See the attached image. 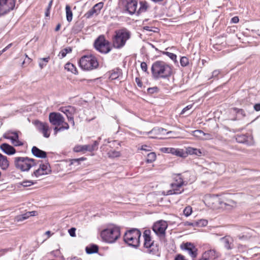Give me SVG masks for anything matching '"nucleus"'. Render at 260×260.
I'll return each mask as SVG.
<instances>
[{"label": "nucleus", "instance_id": "nucleus-1", "mask_svg": "<svg viewBox=\"0 0 260 260\" xmlns=\"http://www.w3.org/2000/svg\"><path fill=\"white\" fill-rule=\"evenodd\" d=\"M151 72L155 78H166L172 73L171 67L162 61H155L152 65Z\"/></svg>", "mask_w": 260, "mask_h": 260}, {"label": "nucleus", "instance_id": "nucleus-2", "mask_svg": "<svg viewBox=\"0 0 260 260\" xmlns=\"http://www.w3.org/2000/svg\"><path fill=\"white\" fill-rule=\"evenodd\" d=\"M131 32L125 28L115 30L112 37L113 46L116 49H121L124 46L126 41L130 39Z\"/></svg>", "mask_w": 260, "mask_h": 260}, {"label": "nucleus", "instance_id": "nucleus-3", "mask_svg": "<svg viewBox=\"0 0 260 260\" xmlns=\"http://www.w3.org/2000/svg\"><path fill=\"white\" fill-rule=\"evenodd\" d=\"M140 231L137 229H132L126 231L123 236V240L129 246L137 248L140 245Z\"/></svg>", "mask_w": 260, "mask_h": 260}, {"label": "nucleus", "instance_id": "nucleus-4", "mask_svg": "<svg viewBox=\"0 0 260 260\" xmlns=\"http://www.w3.org/2000/svg\"><path fill=\"white\" fill-rule=\"evenodd\" d=\"M79 64L81 68L85 71H91L99 67V62L93 55H87L82 56L79 60Z\"/></svg>", "mask_w": 260, "mask_h": 260}, {"label": "nucleus", "instance_id": "nucleus-5", "mask_svg": "<svg viewBox=\"0 0 260 260\" xmlns=\"http://www.w3.org/2000/svg\"><path fill=\"white\" fill-rule=\"evenodd\" d=\"M120 229L118 227L106 229L101 233V236L103 241L109 243L115 242L120 237Z\"/></svg>", "mask_w": 260, "mask_h": 260}, {"label": "nucleus", "instance_id": "nucleus-6", "mask_svg": "<svg viewBox=\"0 0 260 260\" xmlns=\"http://www.w3.org/2000/svg\"><path fill=\"white\" fill-rule=\"evenodd\" d=\"M15 167L21 171H28L29 169L37 165L36 160L28 157H16L14 158Z\"/></svg>", "mask_w": 260, "mask_h": 260}, {"label": "nucleus", "instance_id": "nucleus-7", "mask_svg": "<svg viewBox=\"0 0 260 260\" xmlns=\"http://www.w3.org/2000/svg\"><path fill=\"white\" fill-rule=\"evenodd\" d=\"M151 231L150 230H145L143 233L144 238V246L147 249V252L152 254H156L158 251V248L157 245H154V241L152 240L150 236Z\"/></svg>", "mask_w": 260, "mask_h": 260}, {"label": "nucleus", "instance_id": "nucleus-8", "mask_svg": "<svg viewBox=\"0 0 260 260\" xmlns=\"http://www.w3.org/2000/svg\"><path fill=\"white\" fill-rule=\"evenodd\" d=\"M94 46L98 51L102 53L107 54L111 50L110 42L105 39L103 35L99 36L95 40Z\"/></svg>", "mask_w": 260, "mask_h": 260}, {"label": "nucleus", "instance_id": "nucleus-9", "mask_svg": "<svg viewBox=\"0 0 260 260\" xmlns=\"http://www.w3.org/2000/svg\"><path fill=\"white\" fill-rule=\"evenodd\" d=\"M119 6L130 14H133L136 11L137 2L134 0H119Z\"/></svg>", "mask_w": 260, "mask_h": 260}, {"label": "nucleus", "instance_id": "nucleus-10", "mask_svg": "<svg viewBox=\"0 0 260 260\" xmlns=\"http://www.w3.org/2000/svg\"><path fill=\"white\" fill-rule=\"evenodd\" d=\"M168 223L166 221L159 220L154 223L152 230L160 238H165Z\"/></svg>", "mask_w": 260, "mask_h": 260}, {"label": "nucleus", "instance_id": "nucleus-11", "mask_svg": "<svg viewBox=\"0 0 260 260\" xmlns=\"http://www.w3.org/2000/svg\"><path fill=\"white\" fill-rule=\"evenodd\" d=\"M15 6V0H0V16L12 10Z\"/></svg>", "mask_w": 260, "mask_h": 260}, {"label": "nucleus", "instance_id": "nucleus-12", "mask_svg": "<svg viewBox=\"0 0 260 260\" xmlns=\"http://www.w3.org/2000/svg\"><path fill=\"white\" fill-rule=\"evenodd\" d=\"M49 120L52 125L60 126L63 122L64 118L60 113L51 112L49 115Z\"/></svg>", "mask_w": 260, "mask_h": 260}, {"label": "nucleus", "instance_id": "nucleus-13", "mask_svg": "<svg viewBox=\"0 0 260 260\" xmlns=\"http://www.w3.org/2000/svg\"><path fill=\"white\" fill-rule=\"evenodd\" d=\"M3 137L11 140L12 143L15 146H22L23 144L19 140L18 134L16 132H8L4 134Z\"/></svg>", "mask_w": 260, "mask_h": 260}, {"label": "nucleus", "instance_id": "nucleus-14", "mask_svg": "<svg viewBox=\"0 0 260 260\" xmlns=\"http://www.w3.org/2000/svg\"><path fill=\"white\" fill-rule=\"evenodd\" d=\"M181 248L182 249L187 251L193 260L197 257L198 249L192 243L190 242L183 243L181 245Z\"/></svg>", "mask_w": 260, "mask_h": 260}, {"label": "nucleus", "instance_id": "nucleus-15", "mask_svg": "<svg viewBox=\"0 0 260 260\" xmlns=\"http://www.w3.org/2000/svg\"><path fill=\"white\" fill-rule=\"evenodd\" d=\"M34 124L37 127V129L43 135V136L45 138H49L50 136V133H48L49 126L47 123L41 122L40 121L37 120L34 122Z\"/></svg>", "mask_w": 260, "mask_h": 260}, {"label": "nucleus", "instance_id": "nucleus-16", "mask_svg": "<svg viewBox=\"0 0 260 260\" xmlns=\"http://www.w3.org/2000/svg\"><path fill=\"white\" fill-rule=\"evenodd\" d=\"M62 112L67 117L68 120L70 121L73 126L75 125V122L74 120L73 114L75 112L74 107H68L63 108L61 110Z\"/></svg>", "mask_w": 260, "mask_h": 260}, {"label": "nucleus", "instance_id": "nucleus-17", "mask_svg": "<svg viewBox=\"0 0 260 260\" xmlns=\"http://www.w3.org/2000/svg\"><path fill=\"white\" fill-rule=\"evenodd\" d=\"M224 248L227 250H231L234 248V240L230 236H225L220 239Z\"/></svg>", "mask_w": 260, "mask_h": 260}, {"label": "nucleus", "instance_id": "nucleus-18", "mask_svg": "<svg viewBox=\"0 0 260 260\" xmlns=\"http://www.w3.org/2000/svg\"><path fill=\"white\" fill-rule=\"evenodd\" d=\"M1 149L7 155H13L16 153L15 149L7 143H3L0 146Z\"/></svg>", "mask_w": 260, "mask_h": 260}, {"label": "nucleus", "instance_id": "nucleus-19", "mask_svg": "<svg viewBox=\"0 0 260 260\" xmlns=\"http://www.w3.org/2000/svg\"><path fill=\"white\" fill-rule=\"evenodd\" d=\"M37 212L36 211H29L25 213L24 214L17 215L15 217V221L17 222L22 221L27 219L30 216H36Z\"/></svg>", "mask_w": 260, "mask_h": 260}, {"label": "nucleus", "instance_id": "nucleus-20", "mask_svg": "<svg viewBox=\"0 0 260 260\" xmlns=\"http://www.w3.org/2000/svg\"><path fill=\"white\" fill-rule=\"evenodd\" d=\"M32 154L37 157L45 158L47 157V153L36 146H33L31 148Z\"/></svg>", "mask_w": 260, "mask_h": 260}, {"label": "nucleus", "instance_id": "nucleus-21", "mask_svg": "<svg viewBox=\"0 0 260 260\" xmlns=\"http://www.w3.org/2000/svg\"><path fill=\"white\" fill-rule=\"evenodd\" d=\"M166 129L161 127H156L153 128L151 131L148 133V134H152L154 136L152 137L153 138H157L159 136L164 135Z\"/></svg>", "mask_w": 260, "mask_h": 260}, {"label": "nucleus", "instance_id": "nucleus-22", "mask_svg": "<svg viewBox=\"0 0 260 260\" xmlns=\"http://www.w3.org/2000/svg\"><path fill=\"white\" fill-rule=\"evenodd\" d=\"M220 203L221 207L224 208L226 210H231L236 206V202L230 200H226L225 202L221 201Z\"/></svg>", "mask_w": 260, "mask_h": 260}, {"label": "nucleus", "instance_id": "nucleus-23", "mask_svg": "<svg viewBox=\"0 0 260 260\" xmlns=\"http://www.w3.org/2000/svg\"><path fill=\"white\" fill-rule=\"evenodd\" d=\"M9 167V161L7 156L0 153V168L3 170H6Z\"/></svg>", "mask_w": 260, "mask_h": 260}, {"label": "nucleus", "instance_id": "nucleus-24", "mask_svg": "<svg viewBox=\"0 0 260 260\" xmlns=\"http://www.w3.org/2000/svg\"><path fill=\"white\" fill-rule=\"evenodd\" d=\"M250 137L247 135H239L236 137V141L239 143L245 144L249 145V139Z\"/></svg>", "mask_w": 260, "mask_h": 260}, {"label": "nucleus", "instance_id": "nucleus-25", "mask_svg": "<svg viewBox=\"0 0 260 260\" xmlns=\"http://www.w3.org/2000/svg\"><path fill=\"white\" fill-rule=\"evenodd\" d=\"M74 151L76 152H79L84 151L92 152V147L89 145H77L74 148Z\"/></svg>", "mask_w": 260, "mask_h": 260}, {"label": "nucleus", "instance_id": "nucleus-26", "mask_svg": "<svg viewBox=\"0 0 260 260\" xmlns=\"http://www.w3.org/2000/svg\"><path fill=\"white\" fill-rule=\"evenodd\" d=\"M203 254L208 260L214 259L218 257L216 251L214 249H210L205 251Z\"/></svg>", "mask_w": 260, "mask_h": 260}, {"label": "nucleus", "instance_id": "nucleus-27", "mask_svg": "<svg viewBox=\"0 0 260 260\" xmlns=\"http://www.w3.org/2000/svg\"><path fill=\"white\" fill-rule=\"evenodd\" d=\"M183 186V185H180V184H177L173 183L171 184V188L173 189V191H175L176 194H180L184 191Z\"/></svg>", "mask_w": 260, "mask_h": 260}, {"label": "nucleus", "instance_id": "nucleus-28", "mask_svg": "<svg viewBox=\"0 0 260 260\" xmlns=\"http://www.w3.org/2000/svg\"><path fill=\"white\" fill-rule=\"evenodd\" d=\"M186 153L192 155L194 154L197 156H201L202 154V152L200 149H198L197 148H194L192 147H188L186 148Z\"/></svg>", "mask_w": 260, "mask_h": 260}, {"label": "nucleus", "instance_id": "nucleus-29", "mask_svg": "<svg viewBox=\"0 0 260 260\" xmlns=\"http://www.w3.org/2000/svg\"><path fill=\"white\" fill-rule=\"evenodd\" d=\"M174 182L173 183L186 185L187 184V182L184 181L183 178L182 177L180 174H178L176 175L174 177Z\"/></svg>", "mask_w": 260, "mask_h": 260}, {"label": "nucleus", "instance_id": "nucleus-30", "mask_svg": "<svg viewBox=\"0 0 260 260\" xmlns=\"http://www.w3.org/2000/svg\"><path fill=\"white\" fill-rule=\"evenodd\" d=\"M86 252L88 254L96 253L99 250V247L96 245L92 244L86 247Z\"/></svg>", "mask_w": 260, "mask_h": 260}, {"label": "nucleus", "instance_id": "nucleus-31", "mask_svg": "<svg viewBox=\"0 0 260 260\" xmlns=\"http://www.w3.org/2000/svg\"><path fill=\"white\" fill-rule=\"evenodd\" d=\"M235 113H236L237 117L239 118H243L246 116L245 111L242 109H239L236 107H234L231 109Z\"/></svg>", "mask_w": 260, "mask_h": 260}, {"label": "nucleus", "instance_id": "nucleus-32", "mask_svg": "<svg viewBox=\"0 0 260 260\" xmlns=\"http://www.w3.org/2000/svg\"><path fill=\"white\" fill-rule=\"evenodd\" d=\"M170 153L180 157H185V153L182 149L171 148Z\"/></svg>", "mask_w": 260, "mask_h": 260}, {"label": "nucleus", "instance_id": "nucleus-33", "mask_svg": "<svg viewBox=\"0 0 260 260\" xmlns=\"http://www.w3.org/2000/svg\"><path fill=\"white\" fill-rule=\"evenodd\" d=\"M83 27V24L81 22H76L72 28V31L74 33H78Z\"/></svg>", "mask_w": 260, "mask_h": 260}, {"label": "nucleus", "instance_id": "nucleus-34", "mask_svg": "<svg viewBox=\"0 0 260 260\" xmlns=\"http://www.w3.org/2000/svg\"><path fill=\"white\" fill-rule=\"evenodd\" d=\"M66 12L67 20L68 22H71L73 18V13L71 11V7L69 5L66 6Z\"/></svg>", "mask_w": 260, "mask_h": 260}, {"label": "nucleus", "instance_id": "nucleus-35", "mask_svg": "<svg viewBox=\"0 0 260 260\" xmlns=\"http://www.w3.org/2000/svg\"><path fill=\"white\" fill-rule=\"evenodd\" d=\"M64 69L74 74H76L77 72L75 66L73 63L70 62H68L65 64Z\"/></svg>", "mask_w": 260, "mask_h": 260}, {"label": "nucleus", "instance_id": "nucleus-36", "mask_svg": "<svg viewBox=\"0 0 260 260\" xmlns=\"http://www.w3.org/2000/svg\"><path fill=\"white\" fill-rule=\"evenodd\" d=\"M192 135L194 137L203 139L204 138V135H205V133L202 130L198 129L192 131Z\"/></svg>", "mask_w": 260, "mask_h": 260}, {"label": "nucleus", "instance_id": "nucleus-37", "mask_svg": "<svg viewBox=\"0 0 260 260\" xmlns=\"http://www.w3.org/2000/svg\"><path fill=\"white\" fill-rule=\"evenodd\" d=\"M156 154L154 152H150L147 154L146 162L147 163H151L156 159Z\"/></svg>", "mask_w": 260, "mask_h": 260}, {"label": "nucleus", "instance_id": "nucleus-38", "mask_svg": "<svg viewBox=\"0 0 260 260\" xmlns=\"http://www.w3.org/2000/svg\"><path fill=\"white\" fill-rule=\"evenodd\" d=\"M72 49L70 47L66 48L60 51L58 55L59 56H61V58L64 57L67 54L72 52Z\"/></svg>", "mask_w": 260, "mask_h": 260}, {"label": "nucleus", "instance_id": "nucleus-39", "mask_svg": "<svg viewBox=\"0 0 260 260\" xmlns=\"http://www.w3.org/2000/svg\"><path fill=\"white\" fill-rule=\"evenodd\" d=\"M120 74V72L119 70H117L116 71L113 70L109 76V78L112 80L116 79L118 78Z\"/></svg>", "mask_w": 260, "mask_h": 260}, {"label": "nucleus", "instance_id": "nucleus-40", "mask_svg": "<svg viewBox=\"0 0 260 260\" xmlns=\"http://www.w3.org/2000/svg\"><path fill=\"white\" fill-rule=\"evenodd\" d=\"M49 165L48 164H41L40 165V169H41L45 174H48L51 172L50 168L48 167Z\"/></svg>", "mask_w": 260, "mask_h": 260}, {"label": "nucleus", "instance_id": "nucleus-41", "mask_svg": "<svg viewBox=\"0 0 260 260\" xmlns=\"http://www.w3.org/2000/svg\"><path fill=\"white\" fill-rule=\"evenodd\" d=\"M94 14L96 15V11L92 8L84 14V17L86 19H89L92 17Z\"/></svg>", "mask_w": 260, "mask_h": 260}, {"label": "nucleus", "instance_id": "nucleus-42", "mask_svg": "<svg viewBox=\"0 0 260 260\" xmlns=\"http://www.w3.org/2000/svg\"><path fill=\"white\" fill-rule=\"evenodd\" d=\"M194 224H196V226L198 227L205 226L208 224V221L205 219H200L199 220L196 221V223Z\"/></svg>", "mask_w": 260, "mask_h": 260}, {"label": "nucleus", "instance_id": "nucleus-43", "mask_svg": "<svg viewBox=\"0 0 260 260\" xmlns=\"http://www.w3.org/2000/svg\"><path fill=\"white\" fill-rule=\"evenodd\" d=\"M104 4L102 2L95 4L92 8L96 11V15H98L103 7Z\"/></svg>", "mask_w": 260, "mask_h": 260}, {"label": "nucleus", "instance_id": "nucleus-44", "mask_svg": "<svg viewBox=\"0 0 260 260\" xmlns=\"http://www.w3.org/2000/svg\"><path fill=\"white\" fill-rule=\"evenodd\" d=\"M180 62L181 66L183 67H186L189 64V60L188 58L185 56L181 57Z\"/></svg>", "mask_w": 260, "mask_h": 260}, {"label": "nucleus", "instance_id": "nucleus-45", "mask_svg": "<svg viewBox=\"0 0 260 260\" xmlns=\"http://www.w3.org/2000/svg\"><path fill=\"white\" fill-rule=\"evenodd\" d=\"M36 183V182H34L31 180H25V181H23V182L20 183V184L23 187H29L33 184H34Z\"/></svg>", "mask_w": 260, "mask_h": 260}, {"label": "nucleus", "instance_id": "nucleus-46", "mask_svg": "<svg viewBox=\"0 0 260 260\" xmlns=\"http://www.w3.org/2000/svg\"><path fill=\"white\" fill-rule=\"evenodd\" d=\"M147 3L146 2H140V7L139 8V11L140 12H145L147 9Z\"/></svg>", "mask_w": 260, "mask_h": 260}, {"label": "nucleus", "instance_id": "nucleus-47", "mask_svg": "<svg viewBox=\"0 0 260 260\" xmlns=\"http://www.w3.org/2000/svg\"><path fill=\"white\" fill-rule=\"evenodd\" d=\"M164 54L167 55L169 57H170L175 62H177V56L176 54H175L173 53L169 52H164Z\"/></svg>", "mask_w": 260, "mask_h": 260}, {"label": "nucleus", "instance_id": "nucleus-48", "mask_svg": "<svg viewBox=\"0 0 260 260\" xmlns=\"http://www.w3.org/2000/svg\"><path fill=\"white\" fill-rule=\"evenodd\" d=\"M43 175H45V174L44 173V172H43L42 170L41 169H40V168H39V169L35 170L33 172V173L31 174V176H34L36 177H39V176Z\"/></svg>", "mask_w": 260, "mask_h": 260}, {"label": "nucleus", "instance_id": "nucleus-49", "mask_svg": "<svg viewBox=\"0 0 260 260\" xmlns=\"http://www.w3.org/2000/svg\"><path fill=\"white\" fill-rule=\"evenodd\" d=\"M192 213V208L190 206L186 207L183 210V213L186 216H189Z\"/></svg>", "mask_w": 260, "mask_h": 260}, {"label": "nucleus", "instance_id": "nucleus-50", "mask_svg": "<svg viewBox=\"0 0 260 260\" xmlns=\"http://www.w3.org/2000/svg\"><path fill=\"white\" fill-rule=\"evenodd\" d=\"M158 91V88L156 87H150L147 89V92L150 94L157 93Z\"/></svg>", "mask_w": 260, "mask_h": 260}, {"label": "nucleus", "instance_id": "nucleus-51", "mask_svg": "<svg viewBox=\"0 0 260 260\" xmlns=\"http://www.w3.org/2000/svg\"><path fill=\"white\" fill-rule=\"evenodd\" d=\"M52 3H53V1L51 0V1H50L49 2V3L48 4V7H47V8L46 9V12H45V16H46V17L49 16L50 10L51 9V7H52Z\"/></svg>", "mask_w": 260, "mask_h": 260}, {"label": "nucleus", "instance_id": "nucleus-52", "mask_svg": "<svg viewBox=\"0 0 260 260\" xmlns=\"http://www.w3.org/2000/svg\"><path fill=\"white\" fill-rule=\"evenodd\" d=\"M108 154L109 157H117L120 155V153L118 151H110L108 152Z\"/></svg>", "mask_w": 260, "mask_h": 260}, {"label": "nucleus", "instance_id": "nucleus-53", "mask_svg": "<svg viewBox=\"0 0 260 260\" xmlns=\"http://www.w3.org/2000/svg\"><path fill=\"white\" fill-rule=\"evenodd\" d=\"M86 159V158L84 157H82L79 158L73 159H72L71 160V164H74V163L77 162L78 163V164H79L81 161H84Z\"/></svg>", "mask_w": 260, "mask_h": 260}, {"label": "nucleus", "instance_id": "nucleus-54", "mask_svg": "<svg viewBox=\"0 0 260 260\" xmlns=\"http://www.w3.org/2000/svg\"><path fill=\"white\" fill-rule=\"evenodd\" d=\"M141 68L142 71H143L145 72H146L147 73H148L147 72V65L146 62H142L141 63Z\"/></svg>", "mask_w": 260, "mask_h": 260}, {"label": "nucleus", "instance_id": "nucleus-55", "mask_svg": "<svg viewBox=\"0 0 260 260\" xmlns=\"http://www.w3.org/2000/svg\"><path fill=\"white\" fill-rule=\"evenodd\" d=\"M89 145L90 147H92V151H93L98 149V146L99 145V143L98 141H94L93 144H92V145L89 144Z\"/></svg>", "mask_w": 260, "mask_h": 260}, {"label": "nucleus", "instance_id": "nucleus-56", "mask_svg": "<svg viewBox=\"0 0 260 260\" xmlns=\"http://www.w3.org/2000/svg\"><path fill=\"white\" fill-rule=\"evenodd\" d=\"M68 232H69L70 235L71 237H74L76 236V233H75L76 229L75 228H71L69 230Z\"/></svg>", "mask_w": 260, "mask_h": 260}, {"label": "nucleus", "instance_id": "nucleus-57", "mask_svg": "<svg viewBox=\"0 0 260 260\" xmlns=\"http://www.w3.org/2000/svg\"><path fill=\"white\" fill-rule=\"evenodd\" d=\"M220 73V71L219 70H214L212 74L211 78H217L218 75Z\"/></svg>", "mask_w": 260, "mask_h": 260}, {"label": "nucleus", "instance_id": "nucleus-58", "mask_svg": "<svg viewBox=\"0 0 260 260\" xmlns=\"http://www.w3.org/2000/svg\"><path fill=\"white\" fill-rule=\"evenodd\" d=\"M56 126L54 128V134L55 135H56L58 132L63 131L61 126L58 127V126Z\"/></svg>", "mask_w": 260, "mask_h": 260}, {"label": "nucleus", "instance_id": "nucleus-59", "mask_svg": "<svg viewBox=\"0 0 260 260\" xmlns=\"http://www.w3.org/2000/svg\"><path fill=\"white\" fill-rule=\"evenodd\" d=\"M61 125V126L63 131L65 129H68L69 128V125L67 122H65L64 120H63V122H62Z\"/></svg>", "mask_w": 260, "mask_h": 260}, {"label": "nucleus", "instance_id": "nucleus-60", "mask_svg": "<svg viewBox=\"0 0 260 260\" xmlns=\"http://www.w3.org/2000/svg\"><path fill=\"white\" fill-rule=\"evenodd\" d=\"M192 105H189L187 106L186 107H185L183 109V110H182V111L181 112V114H184L187 110L190 109L192 108Z\"/></svg>", "mask_w": 260, "mask_h": 260}, {"label": "nucleus", "instance_id": "nucleus-61", "mask_svg": "<svg viewBox=\"0 0 260 260\" xmlns=\"http://www.w3.org/2000/svg\"><path fill=\"white\" fill-rule=\"evenodd\" d=\"M175 260H186V259L185 258L184 256H183V255H182L181 254H179L176 256V257L175 258Z\"/></svg>", "mask_w": 260, "mask_h": 260}, {"label": "nucleus", "instance_id": "nucleus-62", "mask_svg": "<svg viewBox=\"0 0 260 260\" xmlns=\"http://www.w3.org/2000/svg\"><path fill=\"white\" fill-rule=\"evenodd\" d=\"M212 136L210 134L205 133V135H204V138L203 139L210 140L212 139Z\"/></svg>", "mask_w": 260, "mask_h": 260}, {"label": "nucleus", "instance_id": "nucleus-63", "mask_svg": "<svg viewBox=\"0 0 260 260\" xmlns=\"http://www.w3.org/2000/svg\"><path fill=\"white\" fill-rule=\"evenodd\" d=\"M135 81H136V82L137 83V85L139 87H142L143 83L141 82V80L139 78H138V77L136 78Z\"/></svg>", "mask_w": 260, "mask_h": 260}, {"label": "nucleus", "instance_id": "nucleus-64", "mask_svg": "<svg viewBox=\"0 0 260 260\" xmlns=\"http://www.w3.org/2000/svg\"><path fill=\"white\" fill-rule=\"evenodd\" d=\"M253 108L256 111H260V103L256 104L253 106Z\"/></svg>", "mask_w": 260, "mask_h": 260}]
</instances>
